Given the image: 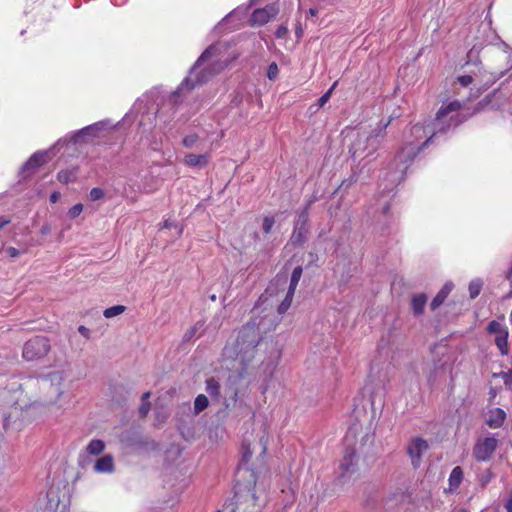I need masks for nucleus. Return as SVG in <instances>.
I'll list each match as a JSON object with an SVG mask.
<instances>
[{
  "label": "nucleus",
  "mask_w": 512,
  "mask_h": 512,
  "mask_svg": "<svg viewBox=\"0 0 512 512\" xmlns=\"http://www.w3.org/2000/svg\"><path fill=\"white\" fill-rule=\"evenodd\" d=\"M98 130H99L98 124H93V125L84 127L83 129H81L79 132H77L75 134L74 141L77 142L78 138L81 137L82 135H95Z\"/></svg>",
  "instance_id": "29"
},
{
  "label": "nucleus",
  "mask_w": 512,
  "mask_h": 512,
  "mask_svg": "<svg viewBox=\"0 0 512 512\" xmlns=\"http://www.w3.org/2000/svg\"><path fill=\"white\" fill-rule=\"evenodd\" d=\"M387 210H388V207H387V206H385V207H384V212L386 213V212H387Z\"/></svg>",
  "instance_id": "57"
},
{
  "label": "nucleus",
  "mask_w": 512,
  "mask_h": 512,
  "mask_svg": "<svg viewBox=\"0 0 512 512\" xmlns=\"http://www.w3.org/2000/svg\"><path fill=\"white\" fill-rule=\"evenodd\" d=\"M182 143L188 149H193V148H197L198 149V148H201L200 147V142H199V137L196 134L187 135L183 139Z\"/></svg>",
  "instance_id": "25"
},
{
  "label": "nucleus",
  "mask_w": 512,
  "mask_h": 512,
  "mask_svg": "<svg viewBox=\"0 0 512 512\" xmlns=\"http://www.w3.org/2000/svg\"><path fill=\"white\" fill-rule=\"evenodd\" d=\"M38 167H39L38 163H36V162H32V163L29 165V169H28V170H23V172H33V171H35Z\"/></svg>",
  "instance_id": "48"
},
{
  "label": "nucleus",
  "mask_w": 512,
  "mask_h": 512,
  "mask_svg": "<svg viewBox=\"0 0 512 512\" xmlns=\"http://www.w3.org/2000/svg\"><path fill=\"white\" fill-rule=\"evenodd\" d=\"M260 322L253 319L241 328L236 340L228 343L222 353L223 361H232L231 368L247 366L255 356V348L261 338Z\"/></svg>",
  "instance_id": "3"
},
{
  "label": "nucleus",
  "mask_w": 512,
  "mask_h": 512,
  "mask_svg": "<svg viewBox=\"0 0 512 512\" xmlns=\"http://www.w3.org/2000/svg\"><path fill=\"white\" fill-rule=\"evenodd\" d=\"M60 196H61V195H60V193H59V192H57V191H55V192H53V193L50 195V201H51L52 203H56V202L60 199Z\"/></svg>",
  "instance_id": "45"
},
{
  "label": "nucleus",
  "mask_w": 512,
  "mask_h": 512,
  "mask_svg": "<svg viewBox=\"0 0 512 512\" xmlns=\"http://www.w3.org/2000/svg\"><path fill=\"white\" fill-rule=\"evenodd\" d=\"M307 234H308L307 227H304L303 225L302 226L295 225L290 240L293 244L301 245L306 241Z\"/></svg>",
  "instance_id": "20"
},
{
  "label": "nucleus",
  "mask_w": 512,
  "mask_h": 512,
  "mask_svg": "<svg viewBox=\"0 0 512 512\" xmlns=\"http://www.w3.org/2000/svg\"><path fill=\"white\" fill-rule=\"evenodd\" d=\"M498 446V439L495 436L479 437L473 447L472 455L480 462L488 461Z\"/></svg>",
  "instance_id": "9"
},
{
  "label": "nucleus",
  "mask_w": 512,
  "mask_h": 512,
  "mask_svg": "<svg viewBox=\"0 0 512 512\" xmlns=\"http://www.w3.org/2000/svg\"><path fill=\"white\" fill-rule=\"evenodd\" d=\"M452 289L453 284L451 282H447L432 300L430 304L431 309L436 310L445 301Z\"/></svg>",
  "instance_id": "18"
},
{
  "label": "nucleus",
  "mask_w": 512,
  "mask_h": 512,
  "mask_svg": "<svg viewBox=\"0 0 512 512\" xmlns=\"http://www.w3.org/2000/svg\"><path fill=\"white\" fill-rule=\"evenodd\" d=\"M150 410V403L149 402H142V405L139 409V412L142 416H146Z\"/></svg>",
  "instance_id": "41"
},
{
  "label": "nucleus",
  "mask_w": 512,
  "mask_h": 512,
  "mask_svg": "<svg viewBox=\"0 0 512 512\" xmlns=\"http://www.w3.org/2000/svg\"><path fill=\"white\" fill-rule=\"evenodd\" d=\"M38 167H39L38 163H36V162H32V163L29 165V169H28V170H23V172H33V171H35Z\"/></svg>",
  "instance_id": "47"
},
{
  "label": "nucleus",
  "mask_w": 512,
  "mask_h": 512,
  "mask_svg": "<svg viewBox=\"0 0 512 512\" xmlns=\"http://www.w3.org/2000/svg\"><path fill=\"white\" fill-rule=\"evenodd\" d=\"M279 13L277 4H269L263 8L256 9L251 16L253 25H264L274 19Z\"/></svg>",
  "instance_id": "12"
},
{
  "label": "nucleus",
  "mask_w": 512,
  "mask_h": 512,
  "mask_svg": "<svg viewBox=\"0 0 512 512\" xmlns=\"http://www.w3.org/2000/svg\"><path fill=\"white\" fill-rule=\"evenodd\" d=\"M301 276H302V267L301 266H297L292 271L291 279H290V285H289L288 291L295 293L296 287H297V285H298V283H299V281L301 279Z\"/></svg>",
  "instance_id": "23"
},
{
  "label": "nucleus",
  "mask_w": 512,
  "mask_h": 512,
  "mask_svg": "<svg viewBox=\"0 0 512 512\" xmlns=\"http://www.w3.org/2000/svg\"><path fill=\"white\" fill-rule=\"evenodd\" d=\"M82 211H83V206H82V204L78 203L69 209L68 215L71 218H76L82 213Z\"/></svg>",
  "instance_id": "34"
},
{
  "label": "nucleus",
  "mask_w": 512,
  "mask_h": 512,
  "mask_svg": "<svg viewBox=\"0 0 512 512\" xmlns=\"http://www.w3.org/2000/svg\"><path fill=\"white\" fill-rule=\"evenodd\" d=\"M427 303V296L423 293L416 294L411 299V307L414 315H421Z\"/></svg>",
  "instance_id": "19"
},
{
  "label": "nucleus",
  "mask_w": 512,
  "mask_h": 512,
  "mask_svg": "<svg viewBox=\"0 0 512 512\" xmlns=\"http://www.w3.org/2000/svg\"><path fill=\"white\" fill-rule=\"evenodd\" d=\"M432 365L430 363H426L424 369L429 370V373L427 374V380L430 384H433L436 381V375H434L431 372Z\"/></svg>",
  "instance_id": "40"
},
{
  "label": "nucleus",
  "mask_w": 512,
  "mask_h": 512,
  "mask_svg": "<svg viewBox=\"0 0 512 512\" xmlns=\"http://www.w3.org/2000/svg\"><path fill=\"white\" fill-rule=\"evenodd\" d=\"M278 66L275 62L271 63L268 67V71H267V77L270 79V80H274L277 75H278Z\"/></svg>",
  "instance_id": "36"
},
{
  "label": "nucleus",
  "mask_w": 512,
  "mask_h": 512,
  "mask_svg": "<svg viewBox=\"0 0 512 512\" xmlns=\"http://www.w3.org/2000/svg\"><path fill=\"white\" fill-rule=\"evenodd\" d=\"M506 417L504 410L495 408L489 411V415L486 419V423L490 428H499L502 426Z\"/></svg>",
  "instance_id": "15"
},
{
  "label": "nucleus",
  "mask_w": 512,
  "mask_h": 512,
  "mask_svg": "<svg viewBox=\"0 0 512 512\" xmlns=\"http://www.w3.org/2000/svg\"><path fill=\"white\" fill-rule=\"evenodd\" d=\"M170 227H172V223H171V222H169L168 220H166V221L164 222V228H170Z\"/></svg>",
  "instance_id": "54"
},
{
  "label": "nucleus",
  "mask_w": 512,
  "mask_h": 512,
  "mask_svg": "<svg viewBox=\"0 0 512 512\" xmlns=\"http://www.w3.org/2000/svg\"><path fill=\"white\" fill-rule=\"evenodd\" d=\"M428 447L427 441L419 437L412 439L408 444L407 453L411 458V463L414 468L420 466L422 455L428 450Z\"/></svg>",
  "instance_id": "11"
},
{
  "label": "nucleus",
  "mask_w": 512,
  "mask_h": 512,
  "mask_svg": "<svg viewBox=\"0 0 512 512\" xmlns=\"http://www.w3.org/2000/svg\"><path fill=\"white\" fill-rule=\"evenodd\" d=\"M337 85V81L334 82V84L330 87V89L324 93L318 100V106L319 107H323L330 99L331 95H332V92L333 90L335 89Z\"/></svg>",
  "instance_id": "32"
},
{
  "label": "nucleus",
  "mask_w": 512,
  "mask_h": 512,
  "mask_svg": "<svg viewBox=\"0 0 512 512\" xmlns=\"http://www.w3.org/2000/svg\"><path fill=\"white\" fill-rule=\"evenodd\" d=\"M206 392L210 395L213 401L217 403L223 404L225 407L230 406V400L228 396L224 393V396L221 393V385L217 379L214 377H210L206 379Z\"/></svg>",
  "instance_id": "13"
},
{
  "label": "nucleus",
  "mask_w": 512,
  "mask_h": 512,
  "mask_svg": "<svg viewBox=\"0 0 512 512\" xmlns=\"http://www.w3.org/2000/svg\"><path fill=\"white\" fill-rule=\"evenodd\" d=\"M105 449V443L102 440L94 439L87 445V452L91 455H99Z\"/></svg>",
  "instance_id": "22"
},
{
  "label": "nucleus",
  "mask_w": 512,
  "mask_h": 512,
  "mask_svg": "<svg viewBox=\"0 0 512 512\" xmlns=\"http://www.w3.org/2000/svg\"><path fill=\"white\" fill-rule=\"evenodd\" d=\"M505 507H506L507 512H512V491H511V495H510Z\"/></svg>",
  "instance_id": "50"
},
{
  "label": "nucleus",
  "mask_w": 512,
  "mask_h": 512,
  "mask_svg": "<svg viewBox=\"0 0 512 512\" xmlns=\"http://www.w3.org/2000/svg\"><path fill=\"white\" fill-rule=\"evenodd\" d=\"M287 34H288V27L286 25H280L275 32V36L278 39L285 38L287 36Z\"/></svg>",
  "instance_id": "39"
},
{
  "label": "nucleus",
  "mask_w": 512,
  "mask_h": 512,
  "mask_svg": "<svg viewBox=\"0 0 512 512\" xmlns=\"http://www.w3.org/2000/svg\"><path fill=\"white\" fill-rule=\"evenodd\" d=\"M104 191L101 188H93L89 193V197L92 201H97L103 198Z\"/></svg>",
  "instance_id": "35"
},
{
  "label": "nucleus",
  "mask_w": 512,
  "mask_h": 512,
  "mask_svg": "<svg viewBox=\"0 0 512 512\" xmlns=\"http://www.w3.org/2000/svg\"><path fill=\"white\" fill-rule=\"evenodd\" d=\"M6 253H7V255H8L9 257H11V258H15V257L19 256V254H20L19 250H17V249H16V248H14V247H9V248H7V249H6Z\"/></svg>",
  "instance_id": "43"
},
{
  "label": "nucleus",
  "mask_w": 512,
  "mask_h": 512,
  "mask_svg": "<svg viewBox=\"0 0 512 512\" xmlns=\"http://www.w3.org/2000/svg\"><path fill=\"white\" fill-rule=\"evenodd\" d=\"M308 222V208L306 207L298 216V219L295 223L296 226H304L306 227Z\"/></svg>",
  "instance_id": "33"
},
{
  "label": "nucleus",
  "mask_w": 512,
  "mask_h": 512,
  "mask_svg": "<svg viewBox=\"0 0 512 512\" xmlns=\"http://www.w3.org/2000/svg\"><path fill=\"white\" fill-rule=\"evenodd\" d=\"M125 309H126V307L123 305L112 306V307L105 309L103 312V315L106 318H113V317H116V316L122 314L125 311Z\"/></svg>",
  "instance_id": "28"
},
{
  "label": "nucleus",
  "mask_w": 512,
  "mask_h": 512,
  "mask_svg": "<svg viewBox=\"0 0 512 512\" xmlns=\"http://www.w3.org/2000/svg\"><path fill=\"white\" fill-rule=\"evenodd\" d=\"M8 422H9V420H8V418H6L5 419V425H8Z\"/></svg>",
  "instance_id": "56"
},
{
  "label": "nucleus",
  "mask_w": 512,
  "mask_h": 512,
  "mask_svg": "<svg viewBox=\"0 0 512 512\" xmlns=\"http://www.w3.org/2000/svg\"><path fill=\"white\" fill-rule=\"evenodd\" d=\"M354 450H347L340 461L338 471V481L341 485H345L354 480L358 475V467Z\"/></svg>",
  "instance_id": "8"
},
{
  "label": "nucleus",
  "mask_w": 512,
  "mask_h": 512,
  "mask_svg": "<svg viewBox=\"0 0 512 512\" xmlns=\"http://www.w3.org/2000/svg\"><path fill=\"white\" fill-rule=\"evenodd\" d=\"M50 231H51L50 225L49 224H45V225L42 226L40 232H41L42 235H47V234L50 233Z\"/></svg>",
  "instance_id": "46"
},
{
  "label": "nucleus",
  "mask_w": 512,
  "mask_h": 512,
  "mask_svg": "<svg viewBox=\"0 0 512 512\" xmlns=\"http://www.w3.org/2000/svg\"><path fill=\"white\" fill-rule=\"evenodd\" d=\"M482 289V282L479 279L473 280L469 284V294L470 298H476Z\"/></svg>",
  "instance_id": "30"
},
{
  "label": "nucleus",
  "mask_w": 512,
  "mask_h": 512,
  "mask_svg": "<svg viewBox=\"0 0 512 512\" xmlns=\"http://www.w3.org/2000/svg\"><path fill=\"white\" fill-rule=\"evenodd\" d=\"M50 348V342L46 337H33L24 343L22 358L28 362L39 361L47 356Z\"/></svg>",
  "instance_id": "7"
},
{
  "label": "nucleus",
  "mask_w": 512,
  "mask_h": 512,
  "mask_svg": "<svg viewBox=\"0 0 512 512\" xmlns=\"http://www.w3.org/2000/svg\"><path fill=\"white\" fill-rule=\"evenodd\" d=\"M296 35H297V37H301V35H302V29H301V27H299V28H297V29H296Z\"/></svg>",
  "instance_id": "55"
},
{
  "label": "nucleus",
  "mask_w": 512,
  "mask_h": 512,
  "mask_svg": "<svg viewBox=\"0 0 512 512\" xmlns=\"http://www.w3.org/2000/svg\"><path fill=\"white\" fill-rule=\"evenodd\" d=\"M389 121H380L374 126L361 127L352 132V142L349 148L354 159H364L374 154L386 135V128Z\"/></svg>",
  "instance_id": "4"
},
{
  "label": "nucleus",
  "mask_w": 512,
  "mask_h": 512,
  "mask_svg": "<svg viewBox=\"0 0 512 512\" xmlns=\"http://www.w3.org/2000/svg\"><path fill=\"white\" fill-rule=\"evenodd\" d=\"M94 470L98 473H112L114 471V459L111 455H105L99 458L94 465Z\"/></svg>",
  "instance_id": "17"
},
{
  "label": "nucleus",
  "mask_w": 512,
  "mask_h": 512,
  "mask_svg": "<svg viewBox=\"0 0 512 512\" xmlns=\"http://www.w3.org/2000/svg\"><path fill=\"white\" fill-rule=\"evenodd\" d=\"M210 158L209 152L202 154L189 153L184 156L183 163L188 167L204 168L209 164Z\"/></svg>",
  "instance_id": "14"
},
{
  "label": "nucleus",
  "mask_w": 512,
  "mask_h": 512,
  "mask_svg": "<svg viewBox=\"0 0 512 512\" xmlns=\"http://www.w3.org/2000/svg\"><path fill=\"white\" fill-rule=\"evenodd\" d=\"M460 109V102L452 101L440 107L432 124L427 126L416 124L410 128L409 133L405 136L404 146L391 164L393 170L391 180L393 183H398L404 178L414 157L432 141L433 137L439 133H444L451 127H456L460 123L458 118Z\"/></svg>",
  "instance_id": "1"
},
{
  "label": "nucleus",
  "mask_w": 512,
  "mask_h": 512,
  "mask_svg": "<svg viewBox=\"0 0 512 512\" xmlns=\"http://www.w3.org/2000/svg\"><path fill=\"white\" fill-rule=\"evenodd\" d=\"M294 292L287 291L285 298L278 306V313L284 314L291 306L293 300Z\"/></svg>",
  "instance_id": "26"
},
{
  "label": "nucleus",
  "mask_w": 512,
  "mask_h": 512,
  "mask_svg": "<svg viewBox=\"0 0 512 512\" xmlns=\"http://www.w3.org/2000/svg\"><path fill=\"white\" fill-rule=\"evenodd\" d=\"M195 329H191V333H190V336L194 333Z\"/></svg>",
  "instance_id": "58"
},
{
  "label": "nucleus",
  "mask_w": 512,
  "mask_h": 512,
  "mask_svg": "<svg viewBox=\"0 0 512 512\" xmlns=\"http://www.w3.org/2000/svg\"><path fill=\"white\" fill-rule=\"evenodd\" d=\"M317 13H318V11L316 9H314V8H310L309 11H308V14L310 16H316Z\"/></svg>",
  "instance_id": "51"
},
{
  "label": "nucleus",
  "mask_w": 512,
  "mask_h": 512,
  "mask_svg": "<svg viewBox=\"0 0 512 512\" xmlns=\"http://www.w3.org/2000/svg\"><path fill=\"white\" fill-rule=\"evenodd\" d=\"M149 396H150L149 392L144 393L142 396V402H148L147 399L149 398Z\"/></svg>",
  "instance_id": "52"
},
{
  "label": "nucleus",
  "mask_w": 512,
  "mask_h": 512,
  "mask_svg": "<svg viewBox=\"0 0 512 512\" xmlns=\"http://www.w3.org/2000/svg\"><path fill=\"white\" fill-rule=\"evenodd\" d=\"M458 82L461 86L467 87L473 82V77L471 75H462L458 77Z\"/></svg>",
  "instance_id": "38"
},
{
  "label": "nucleus",
  "mask_w": 512,
  "mask_h": 512,
  "mask_svg": "<svg viewBox=\"0 0 512 512\" xmlns=\"http://www.w3.org/2000/svg\"><path fill=\"white\" fill-rule=\"evenodd\" d=\"M275 224V220L273 217L271 216H266L264 217L263 219V223H262V230L265 234H269L272 230V227L274 226Z\"/></svg>",
  "instance_id": "31"
},
{
  "label": "nucleus",
  "mask_w": 512,
  "mask_h": 512,
  "mask_svg": "<svg viewBox=\"0 0 512 512\" xmlns=\"http://www.w3.org/2000/svg\"><path fill=\"white\" fill-rule=\"evenodd\" d=\"M234 362L223 361V365L226 369L231 370L227 378V382L224 388L226 396H228L230 402L236 403L238 401L239 394L247 387V383H244L245 369L247 366H239L238 368H231Z\"/></svg>",
  "instance_id": "6"
},
{
  "label": "nucleus",
  "mask_w": 512,
  "mask_h": 512,
  "mask_svg": "<svg viewBox=\"0 0 512 512\" xmlns=\"http://www.w3.org/2000/svg\"><path fill=\"white\" fill-rule=\"evenodd\" d=\"M267 442H268V437H267V435L265 433H263V435L260 437L259 442L257 444V446L260 449V454L261 455H264L266 453Z\"/></svg>",
  "instance_id": "37"
},
{
  "label": "nucleus",
  "mask_w": 512,
  "mask_h": 512,
  "mask_svg": "<svg viewBox=\"0 0 512 512\" xmlns=\"http://www.w3.org/2000/svg\"><path fill=\"white\" fill-rule=\"evenodd\" d=\"M57 179L61 183L67 184L69 182H73L76 179V174L71 170H62L58 173Z\"/></svg>",
  "instance_id": "27"
},
{
  "label": "nucleus",
  "mask_w": 512,
  "mask_h": 512,
  "mask_svg": "<svg viewBox=\"0 0 512 512\" xmlns=\"http://www.w3.org/2000/svg\"><path fill=\"white\" fill-rule=\"evenodd\" d=\"M149 396H150L149 392L144 393L142 396V402H148L147 399L149 398Z\"/></svg>",
  "instance_id": "53"
},
{
  "label": "nucleus",
  "mask_w": 512,
  "mask_h": 512,
  "mask_svg": "<svg viewBox=\"0 0 512 512\" xmlns=\"http://www.w3.org/2000/svg\"><path fill=\"white\" fill-rule=\"evenodd\" d=\"M487 331L490 334L495 335V344L497 348L500 350L502 355H507L509 353L508 348V328L505 324L498 322L496 320L491 321L488 324Z\"/></svg>",
  "instance_id": "10"
},
{
  "label": "nucleus",
  "mask_w": 512,
  "mask_h": 512,
  "mask_svg": "<svg viewBox=\"0 0 512 512\" xmlns=\"http://www.w3.org/2000/svg\"><path fill=\"white\" fill-rule=\"evenodd\" d=\"M463 470L460 466H456L452 469L449 478H448V492L456 491L463 480Z\"/></svg>",
  "instance_id": "16"
},
{
  "label": "nucleus",
  "mask_w": 512,
  "mask_h": 512,
  "mask_svg": "<svg viewBox=\"0 0 512 512\" xmlns=\"http://www.w3.org/2000/svg\"><path fill=\"white\" fill-rule=\"evenodd\" d=\"M244 449L243 458L247 461L255 451L256 447L254 446L253 448H250V446H244Z\"/></svg>",
  "instance_id": "42"
},
{
  "label": "nucleus",
  "mask_w": 512,
  "mask_h": 512,
  "mask_svg": "<svg viewBox=\"0 0 512 512\" xmlns=\"http://www.w3.org/2000/svg\"><path fill=\"white\" fill-rule=\"evenodd\" d=\"M47 159H48V152L47 151H38L36 153H34L27 161L26 163L24 164L23 166V170H28L29 169V165L32 163V162H36L38 163L39 166L43 165L44 163L47 162Z\"/></svg>",
  "instance_id": "21"
},
{
  "label": "nucleus",
  "mask_w": 512,
  "mask_h": 512,
  "mask_svg": "<svg viewBox=\"0 0 512 512\" xmlns=\"http://www.w3.org/2000/svg\"><path fill=\"white\" fill-rule=\"evenodd\" d=\"M10 223V220L5 218V217H1L0 218V229H3L6 225H8Z\"/></svg>",
  "instance_id": "49"
},
{
  "label": "nucleus",
  "mask_w": 512,
  "mask_h": 512,
  "mask_svg": "<svg viewBox=\"0 0 512 512\" xmlns=\"http://www.w3.org/2000/svg\"><path fill=\"white\" fill-rule=\"evenodd\" d=\"M64 381L63 371H54L38 379V387L44 393L41 401L46 405H58L65 393Z\"/></svg>",
  "instance_id": "5"
},
{
  "label": "nucleus",
  "mask_w": 512,
  "mask_h": 512,
  "mask_svg": "<svg viewBox=\"0 0 512 512\" xmlns=\"http://www.w3.org/2000/svg\"><path fill=\"white\" fill-rule=\"evenodd\" d=\"M223 45H211L208 47L197 60L196 64L190 70L178 89L173 92L157 110V118L163 122H167L176 111L177 105L180 103V95L185 91L193 89L196 85L202 84L208 78L222 71L230 62L229 59L223 58Z\"/></svg>",
  "instance_id": "2"
},
{
  "label": "nucleus",
  "mask_w": 512,
  "mask_h": 512,
  "mask_svg": "<svg viewBox=\"0 0 512 512\" xmlns=\"http://www.w3.org/2000/svg\"><path fill=\"white\" fill-rule=\"evenodd\" d=\"M209 401L207 396L199 394L194 401V413L199 414L208 407Z\"/></svg>",
  "instance_id": "24"
},
{
  "label": "nucleus",
  "mask_w": 512,
  "mask_h": 512,
  "mask_svg": "<svg viewBox=\"0 0 512 512\" xmlns=\"http://www.w3.org/2000/svg\"><path fill=\"white\" fill-rule=\"evenodd\" d=\"M78 332L87 339L90 337V330L83 325L78 327Z\"/></svg>",
  "instance_id": "44"
}]
</instances>
